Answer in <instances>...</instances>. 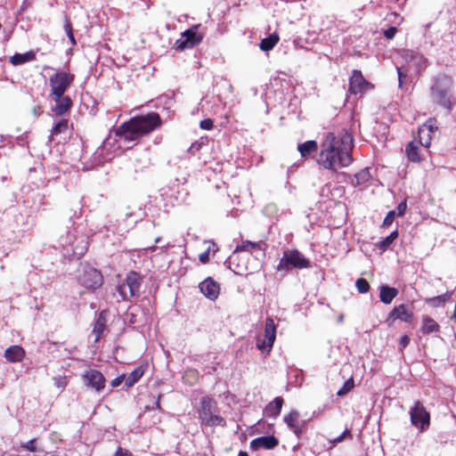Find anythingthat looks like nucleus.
<instances>
[{"label": "nucleus", "mask_w": 456, "mask_h": 456, "mask_svg": "<svg viewBox=\"0 0 456 456\" xmlns=\"http://www.w3.org/2000/svg\"><path fill=\"white\" fill-rule=\"evenodd\" d=\"M68 129V120H60L51 130L50 139L53 140L54 135L66 132Z\"/></svg>", "instance_id": "obj_35"}, {"label": "nucleus", "mask_w": 456, "mask_h": 456, "mask_svg": "<svg viewBox=\"0 0 456 456\" xmlns=\"http://www.w3.org/2000/svg\"><path fill=\"white\" fill-rule=\"evenodd\" d=\"M156 405H157V408L159 410L160 409V404H159V400L156 402Z\"/></svg>", "instance_id": "obj_55"}, {"label": "nucleus", "mask_w": 456, "mask_h": 456, "mask_svg": "<svg viewBox=\"0 0 456 456\" xmlns=\"http://www.w3.org/2000/svg\"><path fill=\"white\" fill-rule=\"evenodd\" d=\"M107 320L104 312H101L94 326L93 333L95 336L94 341L97 342L106 328Z\"/></svg>", "instance_id": "obj_26"}, {"label": "nucleus", "mask_w": 456, "mask_h": 456, "mask_svg": "<svg viewBox=\"0 0 456 456\" xmlns=\"http://www.w3.org/2000/svg\"><path fill=\"white\" fill-rule=\"evenodd\" d=\"M64 29H65L67 36H68L69 39L70 40L71 44L76 45V40H75L73 31H72V26L69 21H66V23L64 25Z\"/></svg>", "instance_id": "obj_41"}, {"label": "nucleus", "mask_w": 456, "mask_h": 456, "mask_svg": "<svg viewBox=\"0 0 456 456\" xmlns=\"http://www.w3.org/2000/svg\"><path fill=\"white\" fill-rule=\"evenodd\" d=\"M25 448L28 449V451L30 452H36V447L34 445V440H30L28 441L26 444H25Z\"/></svg>", "instance_id": "obj_50"}, {"label": "nucleus", "mask_w": 456, "mask_h": 456, "mask_svg": "<svg viewBox=\"0 0 456 456\" xmlns=\"http://www.w3.org/2000/svg\"><path fill=\"white\" fill-rule=\"evenodd\" d=\"M436 123L430 118L419 129V143L426 148L430 146L431 134L437 129Z\"/></svg>", "instance_id": "obj_16"}, {"label": "nucleus", "mask_w": 456, "mask_h": 456, "mask_svg": "<svg viewBox=\"0 0 456 456\" xmlns=\"http://www.w3.org/2000/svg\"><path fill=\"white\" fill-rule=\"evenodd\" d=\"M53 101L55 102L54 107H53V111L58 115L61 116L67 111L69 110V109L72 106V102L69 96H60L59 99L56 97H51Z\"/></svg>", "instance_id": "obj_18"}, {"label": "nucleus", "mask_w": 456, "mask_h": 456, "mask_svg": "<svg viewBox=\"0 0 456 456\" xmlns=\"http://www.w3.org/2000/svg\"><path fill=\"white\" fill-rule=\"evenodd\" d=\"M141 277L135 272H129L125 280L116 287L114 297L118 301H128L139 294Z\"/></svg>", "instance_id": "obj_4"}, {"label": "nucleus", "mask_w": 456, "mask_h": 456, "mask_svg": "<svg viewBox=\"0 0 456 456\" xmlns=\"http://www.w3.org/2000/svg\"><path fill=\"white\" fill-rule=\"evenodd\" d=\"M396 33V28L395 27H390L384 31V35L387 39H392L395 36Z\"/></svg>", "instance_id": "obj_45"}, {"label": "nucleus", "mask_w": 456, "mask_h": 456, "mask_svg": "<svg viewBox=\"0 0 456 456\" xmlns=\"http://www.w3.org/2000/svg\"><path fill=\"white\" fill-rule=\"evenodd\" d=\"M200 126L204 130H211L213 128V120L210 118L203 119L200 121Z\"/></svg>", "instance_id": "obj_42"}, {"label": "nucleus", "mask_w": 456, "mask_h": 456, "mask_svg": "<svg viewBox=\"0 0 456 456\" xmlns=\"http://www.w3.org/2000/svg\"><path fill=\"white\" fill-rule=\"evenodd\" d=\"M452 294L445 293L437 297L427 298L426 302L431 306L438 307L443 305L444 303L450 300Z\"/></svg>", "instance_id": "obj_32"}, {"label": "nucleus", "mask_w": 456, "mask_h": 456, "mask_svg": "<svg viewBox=\"0 0 456 456\" xmlns=\"http://www.w3.org/2000/svg\"><path fill=\"white\" fill-rule=\"evenodd\" d=\"M370 179V171L368 168H364L354 175V178L352 181V183L354 186H360V185L365 183L366 182H368Z\"/></svg>", "instance_id": "obj_33"}, {"label": "nucleus", "mask_w": 456, "mask_h": 456, "mask_svg": "<svg viewBox=\"0 0 456 456\" xmlns=\"http://www.w3.org/2000/svg\"><path fill=\"white\" fill-rule=\"evenodd\" d=\"M404 56L418 69H423L427 66V59L420 53L404 51Z\"/></svg>", "instance_id": "obj_22"}, {"label": "nucleus", "mask_w": 456, "mask_h": 456, "mask_svg": "<svg viewBox=\"0 0 456 456\" xmlns=\"http://www.w3.org/2000/svg\"><path fill=\"white\" fill-rule=\"evenodd\" d=\"M160 117L156 112H150L132 118L116 130L119 140L126 142H136L142 136L146 135L160 126Z\"/></svg>", "instance_id": "obj_2"}, {"label": "nucleus", "mask_w": 456, "mask_h": 456, "mask_svg": "<svg viewBox=\"0 0 456 456\" xmlns=\"http://www.w3.org/2000/svg\"><path fill=\"white\" fill-rule=\"evenodd\" d=\"M406 208H407L406 202L405 201L401 202L396 208L397 215L403 216L406 210Z\"/></svg>", "instance_id": "obj_49"}, {"label": "nucleus", "mask_w": 456, "mask_h": 456, "mask_svg": "<svg viewBox=\"0 0 456 456\" xmlns=\"http://www.w3.org/2000/svg\"><path fill=\"white\" fill-rule=\"evenodd\" d=\"M434 100L442 107L445 108L448 110H451L452 108V104L451 100L447 97V94L441 90H437L434 92Z\"/></svg>", "instance_id": "obj_28"}, {"label": "nucleus", "mask_w": 456, "mask_h": 456, "mask_svg": "<svg viewBox=\"0 0 456 456\" xmlns=\"http://www.w3.org/2000/svg\"><path fill=\"white\" fill-rule=\"evenodd\" d=\"M114 456H132V453L122 447H118Z\"/></svg>", "instance_id": "obj_47"}, {"label": "nucleus", "mask_w": 456, "mask_h": 456, "mask_svg": "<svg viewBox=\"0 0 456 456\" xmlns=\"http://www.w3.org/2000/svg\"><path fill=\"white\" fill-rule=\"evenodd\" d=\"M398 237V232L395 230L390 233L387 237H386L383 240L379 243V248L382 251H385L393 241Z\"/></svg>", "instance_id": "obj_36"}, {"label": "nucleus", "mask_w": 456, "mask_h": 456, "mask_svg": "<svg viewBox=\"0 0 456 456\" xmlns=\"http://www.w3.org/2000/svg\"><path fill=\"white\" fill-rule=\"evenodd\" d=\"M35 58V53L29 51L25 53H15L10 58V62L13 65H21L23 63L34 61Z\"/></svg>", "instance_id": "obj_25"}, {"label": "nucleus", "mask_w": 456, "mask_h": 456, "mask_svg": "<svg viewBox=\"0 0 456 456\" xmlns=\"http://www.w3.org/2000/svg\"><path fill=\"white\" fill-rule=\"evenodd\" d=\"M56 385L58 387H64L66 385L65 379H58V380L56 381Z\"/></svg>", "instance_id": "obj_51"}, {"label": "nucleus", "mask_w": 456, "mask_h": 456, "mask_svg": "<svg viewBox=\"0 0 456 456\" xmlns=\"http://www.w3.org/2000/svg\"><path fill=\"white\" fill-rule=\"evenodd\" d=\"M369 86L368 82L365 80L362 73L358 70H354L350 77L349 90L352 94H357L367 90Z\"/></svg>", "instance_id": "obj_17"}, {"label": "nucleus", "mask_w": 456, "mask_h": 456, "mask_svg": "<svg viewBox=\"0 0 456 456\" xmlns=\"http://www.w3.org/2000/svg\"><path fill=\"white\" fill-rule=\"evenodd\" d=\"M74 76L65 71L56 72L50 77L49 85L51 87L50 97H56L59 99L62 96L69 86L72 84Z\"/></svg>", "instance_id": "obj_7"}, {"label": "nucleus", "mask_w": 456, "mask_h": 456, "mask_svg": "<svg viewBox=\"0 0 456 456\" xmlns=\"http://www.w3.org/2000/svg\"><path fill=\"white\" fill-rule=\"evenodd\" d=\"M283 405V399L280 396L275 397L271 403H269L264 413L266 417L276 418L279 416Z\"/></svg>", "instance_id": "obj_21"}, {"label": "nucleus", "mask_w": 456, "mask_h": 456, "mask_svg": "<svg viewBox=\"0 0 456 456\" xmlns=\"http://www.w3.org/2000/svg\"><path fill=\"white\" fill-rule=\"evenodd\" d=\"M199 147H200V145H199V144H197V145H196V144H192V145H191V149L192 150V149H194V148H197V150H198V149H199Z\"/></svg>", "instance_id": "obj_54"}, {"label": "nucleus", "mask_w": 456, "mask_h": 456, "mask_svg": "<svg viewBox=\"0 0 456 456\" xmlns=\"http://www.w3.org/2000/svg\"><path fill=\"white\" fill-rule=\"evenodd\" d=\"M410 416L411 424L419 430L423 431L428 428L429 413L419 402H416L414 406L411 408Z\"/></svg>", "instance_id": "obj_10"}, {"label": "nucleus", "mask_w": 456, "mask_h": 456, "mask_svg": "<svg viewBox=\"0 0 456 456\" xmlns=\"http://www.w3.org/2000/svg\"><path fill=\"white\" fill-rule=\"evenodd\" d=\"M81 284L92 290H95L102 284V273L93 267H86L80 278Z\"/></svg>", "instance_id": "obj_12"}, {"label": "nucleus", "mask_w": 456, "mask_h": 456, "mask_svg": "<svg viewBox=\"0 0 456 456\" xmlns=\"http://www.w3.org/2000/svg\"><path fill=\"white\" fill-rule=\"evenodd\" d=\"M123 381H125V375H120L111 381V386L113 387H118Z\"/></svg>", "instance_id": "obj_48"}, {"label": "nucleus", "mask_w": 456, "mask_h": 456, "mask_svg": "<svg viewBox=\"0 0 456 456\" xmlns=\"http://www.w3.org/2000/svg\"><path fill=\"white\" fill-rule=\"evenodd\" d=\"M439 325L437 322L430 318L429 316H424L422 319V332L423 333H431L436 331L438 330Z\"/></svg>", "instance_id": "obj_31"}, {"label": "nucleus", "mask_w": 456, "mask_h": 456, "mask_svg": "<svg viewBox=\"0 0 456 456\" xmlns=\"http://www.w3.org/2000/svg\"><path fill=\"white\" fill-rule=\"evenodd\" d=\"M299 412L296 410L291 411L283 419L286 425L298 436L301 430L298 425Z\"/></svg>", "instance_id": "obj_23"}, {"label": "nucleus", "mask_w": 456, "mask_h": 456, "mask_svg": "<svg viewBox=\"0 0 456 456\" xmlns=\"http://www.w3.org/2000/svg\"><path fill=\"white\" fill-rule=\"evenodd\" d=\"M317 142L315 141H307L304 143H300L297 147L298 151L300 152L303 158L309 156L312 152L317 151Z\"/></svg>", "instance_id": "obj_29"}, {"label": "nucleus", "mask_w": 456, "mask_h": 456, "mask_svg": "<svg viewBox=\"0 0 456 456\" xmlns=\"http://www.w3.org/2000/svg\"><path fill=\"white\" fill-rule=\"evenodd\" d=\"M398 290L395 288L382 285L380 287L379 297L380 301L386 305L390 304L397 296Z\"/></svg>", "instance_id": "obj_24"}, {"label": "nucleus", "mask_w": 456, "mask_h": 456, "mask_svg": "<svg viewBox=\"0 0 456 456\" xmlns=\"http://www.w3.org/2000/svg\"><path fill=\"white\" fill-rule=\"evenodd\" d=\"M311 267V262L305 258L298 250H286L283 252L277 269L279 271H289L292 268L305 269Z\"/></svg>", "instance_id": "obj_6"}, {"label": "nucleus", "mask_w": 456, "mask_h": 456, "mask_svg": "<svg viewBox=\"0 0 456 456\" xmlns=\"http://www.w3.org/2000/svg\"><path fill=\"white\" fill-rule=\"evenodd\" d=\"M397 73H398V77H399V85L401 86V83H402V77H403V73L401 71V69L400 68H397Z\"/></svg>", "instance_id": "obj_52"}, {"label": "nucleus", "mask_w": 456, "mask_h": 456, "mask_svg": "<svg viewBox=\"0 0 456 456\" xmlns=\"http://www.w3.org/2000/svg\"><path fill=\"white\" fill-rule=\"evenodd\" d=\"M355 286L360 293H366L370 289L369 282L362 278L356 280Z\"/></svg>", "instance_id": "obj_40"}, {"label": "nucleus", "mask_w": 456, "mask_h": 456, "mask_svg": "<svg viewBox=\"0 0 456 456\" xmlns=\"http://www.w3.org/2000/svg\"><path fill=\"white\" fill-rule=\"evenodd\" d=\"M201 293L210 300L217 298L220 293V286L212 278H207L199 284Z\"/></svg>", "instance_id": "obj_15"}, {"label": "nucleus", "mask_w": 456, "mask_h": 456, "mask_svg": "<svg viewBox=\"0 0 456 456\" xmlns=\"http://www.w3.org/2000/svg\"><path fill=\"white\" fill-rule=\"evenodd\" d=\"M408 159L412 162H419L420 157L419 154V147L414 142H410L405 149Z\"/></svg>", "instance_id": "obj_34"}, {"label": "nucleus", "mask_w": 456, "mask_h": 456, "mask_svg": "<svg viewBox=\"0 0 456 456\" xmlns=\"http://www.w3.org/2000/svg\"><path fill=\"white\" fill-rule=\"evenodd\" d=\"M354 379H347L345 383H344V386L342 387V388H340L337 395L338 396H342V395H345L346 394H347L353 387H354Z\"/></svg>", "instance_id": "obj_39"}, {"label": "nucleus", "mask_w": 456, "mask_h": 456, "mask_svg": "<svg viewBox=\"0 0 456 456\" xmlns=\"http://www.w3.org/2000/svg\"><path fill=\"white\" fill-rule=\"evenodd\" d=\"M278 42H279V36L274 33V34L270 35L268 37L264 38L261 41L259 46H260L261 50L267 52V51L272 50Z\"/></svg>", "instance_id": "obj_30"}, {"label": "nucleus", "mask_w": 456, "mask_h": 456, "mask_svg": "<svg viewBox=\"0 0 456 456\" xmlns=\"http://www.w3.org/2000/svg\"><path fill=\"white\" fill-rule=\"evenodd\" d=\"M238 456H248V453L246 452H240Z\"/></svg>", "instance_id": "obj_53"}, {"label": "nucleus", "mask_w": 456, "mask_h": 456, "mask_svg": "<svg viewBox=\"0 0 456 456\" xmlns=\"http://www.w3.org/2000/svg\"><path fill=\"white\" fill-rule=\"evenodd\" d=\"M275 338L276 326L272 318H267L263 336H259L256 338V348L263 354H268L273 346Z\"/></svg>", "instance_id": "obj_9"}, {"label": "nucleus", "mask_w": 456, "mask_h": 456, "mask_svg": "<svg viewBox=\"0 0 456 456\" xmlns=\"http://www.w3.org/2000/svg\"><path fill=\"white\" fill-rule=\"evenodd\" d=\"M4 357L11 362H19L25 357V350L20 346H12L4 352Z\"/></svg>", "instance_id": "obj_20"}, {"label": "nucleus", "mask_w": 456, "mask_h": 456, "mask_svg": "<svg viewBox=\"0 0 456 456\" xmlns=\"http://www.w3.org/2000/svg\"><path fill=\"white\" fill-rule=\"evenodd\" d=\"M413 316L412 311H411L406 305L402 304L394 307V309L389 313L386 322L388 325H392L395 320H400L402 322L411 323L413 320Z\"/></svg>", "instance_id": "obj_13"}, {"label": "nucleus", "mask_w": 456, "mask_h": 456, "mask_svg": "<svg viewBox=\"0 0 456 456\" xmlns=\"http://www.w3.org/2000/svg\"><path fill=\"white\" fill-rule=\"evenodd\" d=\"M197 28L193 27L182 33L181 37L175 41L176 49H190L202 41L203 36L198 33Z\"/></svg>", "instance_id": "obj_11"}, {"label": "nucleus", "mask_w": 456, "mask_h": 456, "mask_svg": "<svg viewBox=\"0 0 456 456\" xmlns=\"http://www.w3.org/2000/svg\"><path fill=\"white\" fill-rule=\"evenodd\" d=\"M265 246L263 241L252 242L249 240H242L240 245L236 247L232 256L229 258L230 265H236L237 273H241L245 271H250L251 268L247 263H240V258H245L248 254H250L255 258L265 256Z\"/></svg>", "instance_id": "obj_3"}, {"label": "nucleus", "mask_w": 456, "mask_h": 456, "mask_svg": "<svg viewBox=\"0 0 456 456\" xmlns=\"http://www.w3.org/2000/svg\"><path fill=\"white\" fill-rule=\"evenodd\" d=\"M352 150L353 137L349 133L338 135L330 133L322 142L317 162L324 168L336 172L352 163Z\"/></svg>", "instance_id": "obj_1"}, {"label": "nucleus", "mask_w": 456, "mask_h": 456, "mask_svg": "<svg viewBox=\"0 0 456 456\" xmlns=\"http://www.w3.org/2000/svg\"><path fill=\"white\" fill-rule=\"evenodd\" d=\"M83 379L87 386H91L97 392H101L105 387V379L97 370H88L83 374Z\"/></svg>", "instance_id": "obj_14"}, {"label": "nucleus", "mask_w": 456, "mask_h": 456, "mask_svg": "<svg viewBox=\"0 0 456 456\" xmlns=\"http://www.w3.org/2000/svg\"><path fill=\"white\" fill-rule=\"evenodd\" d=\"M278 444V440L274 436H261L254 439L250 443V446L252 449H273Z\"/></svg>", "instance_id": "obj_19"}, {"label": "nucleus", "mask_w": 456, "mask_h": 456, "mask_svg": "<svg viewBox=\"0 0 456 456\" xmlns=\"http://www.w3.org/2000/svg\"><path fill=\"white\" fill-rule=\"evenodd\" d=\"M217 247L215 243H209L208 248L199 256V259L202 264H206L209 260V254L211 251L216 252Z\"/></svg>", "instance_id": "obj_37"}, {"label": "nucleus", "mask_w": 456, "mask_h": 456, "mask_svg": "<svg viewBox=\"0 0 456 456\" xmlns=\"http://www.w3.org/2000/svg\"><path fill=\"white\" fill-rule=\"evenodd\" d=\"M275 338L276 326L272 318H267L263 336H259L256 338V348L263 354H268L273 346Z\"/></svg>", "instance_id": "obj_8"}, {"label": "nucleus", "mask_w": 456, "mask_h": 456, "mask_svg": "<svg viewBox=\"0 0 456 456\" xmlns=\"http://www.w3.org/2000/svg\"><path fill=\"white\" fill-rule=\"evenodd\" d=\"M216 408V403L214 399L208 396L201 398L198 413L202 424L209 427L224 426V419L221 416L215 414Z\"/></svg>", "instance_id": "obj_5"}, {"label": "nucleus", "mask_w": 456, "mask_h": 456, "mask_svg": "<svg viewBox=\"0 0 456 456\" xmlns=\"http://www.w3.org/2000/svg\"><path fill=\"white\" fill-rule=\"evenodd\" d=\"M199 377V373L195 370H189L185 371L184 375L183 376V379L184 383H188L190 385H192Z\"/></svg>", "instance_id": "obj_38"}, {"label": "nucleus", "mask_w": 456, "mask_h": 456, "mask_svg": "<svg viewBox=\"0 0 456 456\" xmlns=\"http://www.w3.org/2000/svg\"><path fill=\"white\" fill-rule=\"evenodd\" d=\"M346 436H351V433L348 429H346L339 436L333 439V444L341 443Z\"/></svg>", "instance_id": "obj_44"}, {"label": "nucleus", "mask_w": 456, "mask_h": 456, "mask_svg": "<svg viewBox=\"0 0 456 456\" xmlns=\"http://www.w3.org/2000/svg\"><path fill=\"white\" fill-rule=\"evenodd\" d=\"M409 343H410V338L407 335L403 336L399 341V349L403 350L409 345Z\"/></svg>", "instance_id": "obj_46"}, {"label": "nucleus", "mask_w": 456, "mask_h": 456, "mask_svg": "<svg viewBox=\"0 0 456 456\" xmlns=\"http://www.w3.org/2000/svg\"><path fill=\"white\" fill-rule=\"evenodd\" d=\"M395 216V211H389L383 221V225H385V226L390 225L394 222Z\"/></svg>", "instance_id": "obj_43"}, {"label": "nucleus", "mask_w": 456, "mask_h": 456, "mask_svg": "<svg viewBox=\"0 0 456 456\" xmlns=\"http://www.w3.org/2000/svg\"><path fill=\"white\" fill-rule=\"evenodd\" d=\"M142 367L134 369L127 377L125 376V385L126 387H133L143 375Z\"/></svg>", "instance_id": "obj_27"}]
</instances>
